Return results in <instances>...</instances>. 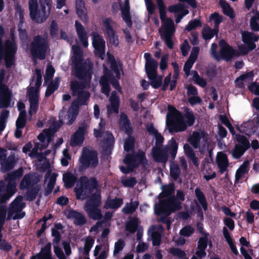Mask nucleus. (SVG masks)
Here are the masks:
<instances>
[{"mask_svg": "<svg viewBox=\"0 0 259 259\" xmlns=\"http://www.w3.org/2000/svg\"><path fill=\"white\" fill-rule=\"evenodd\" d=\"M72 49L73 55L70 64L71 66L72 73L79 79H84V82L81 84L77 81H72L71 84V89L72 95L77 97L79 103L83 105L86 103L90 96L89 92L85 91L84 89L89 85L91 78V70L92 65L89 60H84L82 52L79 47L74 45Z\"/></svg>", "mask_w": 259, "mask_h": 259, "instance_id": "1", "label": "nucleus"}, {"mask_svg": "<svg viewBox=\"0 0 259 259\" xmlns=\"http://www.w3.org/2000/svg\"><path fill=\"white\" fill-rule=\"evenodd\" d=\"M97 181L95 178L89 180L87 177H83L81 178L80 184H77L75 187L77 198L82 200L89 197L91 192L96 190L91 198L87 201L83 207L89 217L95 220L102 218L101 211L98 208L101 204V196L99 191L97 190Z\"/></svg>", "mask_w": 259, "mask_h": 259, "instance_id": "2", "label": "nucleus"}, {"mask_svg": "<svg viewBox=\"0 0 259 259\" xmlns=\"http://www.w3.org/2000/svg\"><path fill=\"white\" fill-rule=\"evenodd\" d=\"M168 112L166 115V123L172 126L176 132H182L186 130L188 126L193 125L195 117L191 111L187 110L183 117L172 106H168Z\"/></svg>", "mask_w": 259, "mask_h": 259, "instance_id": "3", "label": "nucleus"}, {"mask_svg": "<svg viewBox=\"0 0 259 259\" xmlns=\"http://www.w3.org/2000/svg\"><path fill=\"white\" fill-rule=\"evenodd\" d=\"M158 7L160 18L161 21V26L159 28L161 37L169 49L173 47V42L171 37L175 32L174 22L170 18L166 17L165 6L163 0H156Z\"/></svg>", "mask_w": 259, "mask_h": 259, "instance_id": "4", "label": "nucleus"}, {"mask_svg": "<svg viewBox=\"0 0 259 259\" xmlns=\"http://www.w3.org/2000/svg\"><path fill=\"white\" fill-rule=\"evenodd\" d=\"M64 113L63 112H61L59 114V120L61 123H55L53 125L52 128L45 129L43 130L42 132L38 136L37 138L40 143H36L35 144L32 150L29 153L30 156L32 157H35L38 153V150L41 151L48 146L49 143H50L53 139L54 133L62 124L64 120Z\"/></svg>", "mask_w": 259, "mask_h": 259, "instance_id": "5", "label": "nucleus"}, {"mask_svg": "<svg viewBox=\"0 0 259 259\" xmlns=\"http://www.w3.org/2000/svg\"><path fill=\"white\" fill-rule=\"evenodd\" d=\"M40 10L38 11L37 0H29L28 6L31 19L37 23H42L50 14L52 0H39Z\"/></svg>", "mask_w": 259, "mask_h": 259, "instance_id": "6", "label": "nucleus"}, {"mask_svg": "<svg viewBox=\"0 0 259 259\" xmlns=\"http://www.w3.org/2000/svg\"><path fill=\"white\" fill-rule=\"evenodd\" d=\"M184 199V193L181 191H178L176 198L168 197L164 200L161 201L159 204H155V212L158 215L162 213L169 215L175 210L180 208L181 203Z\"/></svg>", "mask_w": 259, "mask_h": 259, "instance_id": "7", "label": "nucleus"}, {"mask_svg": "<svg viewBox=\"0 0 259 259\" xmlns=\"http://www.w3.org/2000/svg\"><path fill=\"white\" fill-rule=\"evenodd\" d=\"M41 84V71L35 70V75L33 77L30 87L28 89V96L30 102L29 114L32 115L36 112L38 107V91Z\"/></svg>", "mask_w": 259, "mask_h": 259, "instance_id": "8", "label": "nucleus"}, {"mask_svg": "<svg viewBox=\"0 0 259 259\" xmlns=\"http://www.w3.org/2000/svg\"><path fill=\"white\" fill-rule=\"evenodd\" d=\"M48 49V37L47 34L33 37L29 50L34 59H44Z\"/></svg>", "mask_w": 259, "mask_h": 259, "instance_id": "9", "label": "nucleus"}, {"mask_svg": "<svg viewBox=\"0 0 259 259\" xmlns=\"http://www.w3.org/2000/svg\"><path fill=\"white\" fill-rule=\"evenodd\" d=\"M4 34V28L2 26H0V60L4 58L6 67L9 68L14 63V56L16 52L17 48L14 40L11 41L8 40L6 41L4 49H3L2 38Z\"/></svg>", "mask_w": 259, "mask_h": 259, "instance_id": "10", "label": "nucleus"}, {"mask_svg": "<svg viewBox=\"0 0 259 259\" xmlns=\"http://www.w3.org/2000/svg\"><path fill=\"white\" fill-rule=\"evenodd\" d=\"M25 207V203L23 201V197L21 196H17L9 205L7 220H17L23 218L25 215V212L23 211Z\"/></svg>", "mask_w": 259, "mask_h": 259, "instance_id": "11", "label": "nucleus"}, {"mask_svg": "<svg viewBox=\"0 0 259 259\" xmlns=\"http://www.w3.org/2000/svg\"><path fill=\"white\" fill-rule=\"evenodd\" d=\"M124 163L126 165L127 168L124 166H120V170L124 174L132 171L139 163H143L146 162L145 154L143 152H139L137 154H128L123 160Z\"/></svg>", "mask_w": 259, "mask_h": 259, "instance_id": "12", "label": "nucleus"}, {"mask_svg": "<svg viewBox=\"0 0 259 259\" xmlns=\"http://www.w3.org/2000/svg\"><path fill=\"white\" fill-rule=\"evenodd\" d=\"M79 161L82 169L89 167H95L98 164L97 153L91 148L84 147Z\"/></svg>", "mask_w": 259, "mask_h": 259, "instance_id": "13", "label": "nucleus"}, {"mask_svg": "<svg viewBox=\"0 0 259 259\" xmlns=\"http://www.w3.org/2000/svg\"><path fill=\"white\" fill-rule=\"evenodd\" d=\"M88 122L81 123L75 132L71 137L70 144L72 147L80 146L84 140V136L88 132L89 128Z\"/></svg>", "mask_w": 259, "mask_h": 259, "instance_id": "14", "label": "nucleus"}, {"mask_svg": "<svg viewBox=\"0 0 259 259\" xmlns=\"http://www.w3.org/2000/svg\"><path fill=\"white\" fill-rule=\"evenodd\" d=\"M5 70L0 71V108H7L10 104L11 93L8 87L3 83L5 76Z\"/></svg>", "mask_w": 259, "mask_h": 259, "instance_id": "15", "label": "nucleus"}, {"mask_svg": "<svg viewBox=\"0 0 259 259\" xmlns=\"http://www.w3.org/2000/svg\"><path fill=\"white\" fill-rule=\"evenodd\" d=\"M92 44L96 53L103 59L105 55V41L98 33L94 32L92 34Z\"/></svg>", "mask_w": 259, "mask_h": 259, "instance_id": "16", "label": "nucleus"}, {"mask_svg": "<svg viewBox=\"0 0 259 259\" xmlns=\"http://www.w3.org/2000/svg\"><path fill=\"white\" fill-rule=\"evenodd\" d=\"M144 58L146 60L145 69L148 77L153 78L157 73V63L148 53L144 54Z\"/></svg>", "mask_w": 259, "mask_h": 259, "instance_id": "17", "label": "nucleus"}, {"mask_svg": "<svg viewBox=\"0 0 259 259\" xmlns=\"http://www.w3.org/2000/svg\"><path fill=\"white\" fill-rule=\"evenodd\" d=\"M208 235L205 234L204 237H200L197 244L196 254L200 258L204 257L206 255L205 249L207 245L211 246L212 242L211 239H208Z\"/></svg>", "mask_w": 259, "mask_h": 259, "instance_id": "18", "label": "nucleus"}, {"mask_svg": "<svg viewBox=\"0 0 259 259\" xmlns=\"http://www.w3.org/2000/svg\"><path fill=\"white\" fill-rule=\"evenodd\" d=\"M243 41L247 45L249 50H254L256 48L254 44L259 39V35L252 32L243 31L241 33Z\"/></svg>", "mask_w": 259, "mask_h": 259, "instance_id": "19", "label": "nucleus"}, {"mask_svg": "<svg viewBox=\"0 0 259 259\" xmlns=\"http://www.w3.org/2000/svg\"><path fill=\"white\" fill-rule=\"evenodd\" d=\"M154 159L157 162L165 163L168 157V149L166 148L154 147L152 149Z\"/></svg>", "mask_w": 259, "mask_h": 259, "instance_id": "20", "label": "nucleus"}, {"mask_svg": "<svg viewBox=\"0 0 259 259\" xmlns=\"http://www.w3.org/2000/svg\"><path fill=\"white\" fill-rule=\"evenodd\" d=\"M105 126V122L102 119H101L100 122L99 123V129L94 130V135L96 137H103L105 142L108 144H112L114 142V137L112 135L108 132H102L103 129Z\"/></svg>", "mask_w": 259, "mask_h": 259, "instance_id": "21", "label": "nucleus"}, {"mask_svg": "<svg viewBox=\"0 0 259 259\" xmlns=\"http://www.w3.org/2000/svg\"><path fill=\"white\" fill-rule=\"evenodd\" d=\"M207 137L203 132H194L189 137L188 141L195 149L198 148L201 142L206 143Z\"/></svg>", "mask_w": 259, "mask_h": 259, "instance_id": "22", "label": "nucleus"}, {"mask_svg": "<svg viewBox=\"0 0 259 259\" xmlns=\"http://www.w3.org/2000/svg\"><path fill=\"white\" fill-rule=\"evenodd\" d=\"M199 49L197 47H193L191 51V54L188 58V59L186 62L184 67V71L187 76L190 75V71L191 68H192L193 64L195 62L198 54L199 53Z\"/></svg>", "mask_w": 259, "mask_h": 259, "instance_id": "23", "label": "nucleus"}, {"mask_svg": "<svg viewBox=\"0 0 259 259\" xmlns=\"http://www.w3.org/2000/svg\"><path fill=\"white\" fill-rule=\"evenodd\" d=\"M67 218L72 220L74 224L77 226H82L87 223V218L84 214L75 210H69Z\"/></svg>", "mask_w": 259, "mask_h": 259, "instance_id": "24", "label": "nucleus"}, {"mask_svg": "<svg viewBox=\"0 0 259 259\" xmlns=\"http://www.w3.org/2000/svg\"><path fill=\"white\" fill-rule=\"evenodd\" d=\"M6 215V211L4 209H0V249L9 251L12 248V246L5 240H2V234L1 232L3 229V225Z\"/></svg>", "mask_w": 259, "mask_h": 259, "instance_id": "25", "label": "nucleus"}, {"mask_svg": "<svg viewBox=\"0 0 259 259\" xmlns=\"http://www.w3.org/2000/svg\"><path fill=\"white\" fill-rule=\"evenodd\" d=\"M219 45L221 48L220 53V59L223 58L226 60L231 59L234 53L232 48L223 40L220 41Z\"/></svg>", "mask_w": 259, "mask_h": 259, "instance_id": "26", "label": "nucleus"}, {"mask_svg": "<svg viewBox=\"0 0 259 259\" xmlns=\"http://www.w3.org/2000/svg\"><path fill=\"white\" fill-rule=\"evenodd\" d=\"M76 11L80 19L83 22L87 23L89 19L83 0H76Z\"/></svg>", "mask_w": 259, "mask_h": 259, "instance_id": "27", "label": "nucleus"}, {"mask_svg": "<svg viewBox=\"0 0 259 259\" xmlns=\"http://www.w3.org/2000/svg\"><path fill=\"white\" fill-rule=\"evenodd\" d=\"M253 76L254 73L252 71L242 74L236 79L235 85L240 88H244L246 83L252 80Z\"/></svg>", "mask_w": 259, "mask_h": 259, "instance_id": "28", "label": "nucleus"}, {"mask_svg": "<svg viewBox=\"0 0 259 259\" xmlns=\"http://www.w3.org/2000/svg\"><path fill=\"white\" fill-rule=\"evenodd\" d=\"M216 161L220 171L223 173L226 171L229 165V160L227 155L222 152L217 153Z\"/></svg>", "mask_w": 259, "mask_h": 259, "instance_id": "29", "label": "nucleus"}, {"mask_svg": "<svg viewBox=\"0 0 259 259\" xmlns=\"http://www.w3.org/2000/svg\"><path fill=\"white\" fill-rule=\"evenodd\" d=\"M110 105L107 106L108 114L117 113L118 112L119 99L115 92H112L109 98Z\"/></svg>", "mask_w": 259, "mask_h": 259, "instance_id": "30", "label": "nucleus"}, {"mask_svg": "<svg viewBox=\"0 0 259 259\" xmlns=\"http://www.w3.org/2000/svg\"><path fill=\"white\" fill-rule=\"evenodd\" d=\"M75 28L79 40L83 46L87 47L88 46V37L86 31L83 26L78 21H75Z\"/></svg>", "mask_w": 259, "mask_h": 259, "instance_id": "31", "label": "nucleus"}, {"mask_svg": "<svg viewBox=\"0 0 259 259\" xmlns=\"http://www.w3.org/2000/svg\"><path fill=\"white\" fill-rule=\"evenodd\" d=\"M161 227L160 226L157 228L155 226H151L149 230L148 233L150 234L152 238L153 245H159L161 241Z\"/></svg>", "mask_w": 259, "mask_h": 259, "instance_id": "32", "label": "nucleus"}, {"mask_svg": "<svg viewBox=\"0 0 259 259\" xmlns=\"http://www.w3.org/2000/svg\"><path fill=\"white\" fill-rule=\"evenodd\" d=\"M57 175L55 173L47 172L46 175V181L48 183L46 189V195H49L52 191L56 180Z\"/></svg>", "mask_w": 259, "mask_h": 259, "instance_id": "33", "label": "nucleus"}, {"mask_svg": "<svg viewBox=\"0 0 259 259\" xmlns=\"http://www.w3.org/2000/svg\"><path fill=\"white\" fill-rule=\"evenodd\" d=\"M250 162L248 160L244 161L236 170L235 174V180L239 181L244 176L247 174L249 169Z\"/></svg>", "mask_w": 259, "mask_h": 259, "instance_id": "34", "label": "nucleus"}, {"mask_svg": "<svg viewBox=\"0 0 259 259\" xmlns=\"http://www.w3.org/2000/svg\"><path fill=\"white\" fill-rule=\"evenodd\" d=\"M51 248V243L47 244L39 253L32 256L31 259H52Z\"/></svg>", "mask_w": 259, "mask_h": 259, "instance_id": "35", "label": "nucleus"}, {"mask_svg": "<svg viewBox=\"0 0 259 259\" xmlns=\"http://www.w3.org/2000/svg\"><path fill=\"white\" fill-rule=\"evenodd\" d=\"M110 79L109 71H105L104 75L101 78L100 83L102 86V92L103 94L108 96L110 93V87L108 84V81Z\"/></svg>", "mask_w": 259, "mask_h": 259, "instance_id": "36", "label": "nucleus"}, {"mask_svg": "<svg viewBox=\"0 0 259 259\" xmlns=\"http://www.w3.org/2000/svg\"><path fill=\"white\" fill-rule=\"evenodd\" d=\"M84 246L81 250L83 257L89 256V253L94 243V239L91 236H88L83 239Z\"/></svg>", "mask_w": 259, "mask_h": 259, "instance_id": "37", "label": "nucleus"}, {"mask_svg": "<svg viewBox=\"0 0 259 259\" xmlns=\"http://www.w3.org/2000/svg\"><path fill=\"white\" fill-rule=\"evenodd\" d=\"M184 149L187 157L192 161L194 165L198 166L199 165L198 158L190 146L188 144H185L184 146Z\"/></svg>", "mask_w": 259, "mask_h": 259, "instance_id": "38", "label": "nucleus"}, {"mask_svg": "<svg viewBox=\"0 0 259 259\" xmlns=\"http://www.w3.org/2000/svg\"><path fill=\"white\" fill-rule=\"evenodd\" d=\"M18 160V158L14 154L11 155L8 159V161L2 163V170L3 172H6L12 169L14 166V163Z\"/></svg>", "mask_w": 259, "mask_h": 259, "instance_id": "39", "label": "nucleus"}, {"mask_svg": "<svg viewBox=\"0 0 259 259\" xmlns=\"http://www.w3.org/2000/svg\"><path fill=\"white\" fill-rule=\"evenodd\" d=\"M119 124L121 128L128 135L131 133V127L130 126V120L127 116L124 113H121L120 115Z\"/></svg>", "mask_w": 259, "mask_h": 259, "instance_id": "40", "label": "nucleus"}, {"mask_svg": "<svg viewBox=\"0 0 259 259\" xmlns=\"http://www.w3.org/2000/svg\"><path fill=\"white\" fill-rule=\"evenodd\" d=\"M247 150V149L242 147L239 144H236L230 153L233 158L237 159L240 158Z\"/></svg>", "mask_w": 259, "mask_h": 259, "instance_id": "41", "label": "nucleus"}, {"mask_svg": "<svg viewBox=\"0 0 259 259\" xmlns=\"http://www.w3.org/2000/svg\"><path fill=\"white\" fill-rule=\"evenodd\" d=\"M223 232L224 236L229 244L231 250L234 254H237L238 253L237 249L233 243V239H232L228 229L224 227L223 229Z\"/></svg>", "mask_w": 259, "mask_h": 259, "instance_id": "42", "label": "nucleus"}, {"mask_svg": "<svg viewBox=\"0 0 259 259\" xmlns=\"http://www.w3.org/2000/svg\"><path fill=\"white\" fill-rule=\"evenodd\" d=\"M219 4L223 9V12L225 15L230 18L234 17L233 10L226 0H220Z\"/></svg>", "mask_w": 259, "mask_h": 259, "instance_id": "43", "label": "nucleus"}, {"mask_svg": "<svg viewBox=\"0 0 259 259\" xmlns=\"http://www.w3.org/2000/svg\"><path fill=\"white\" fill-rule=\"evenodd\" d=\"M75 177L72 174L67 172L63 175V181L66 188L72 187L76 181Z\"/></svg>", "mask_w": 259, "mask_h": 259, "instance_id": "44", "label": "nucleus"}, {"mask_svg": "<svg viewBox=\"0 0 259 259\" xmlns=\"http://www.w3.org/2000/svg\"><path fill=\"white\" fill-rule=\"evenodd\" d=\"M139 222L137 218L130 220L126 224V229L131 233H134L138 228Z\"/></svg>", "mask_w": 259, "mask_h": 259, "instance_id": "45", "label": "nucleus"}, {"mask_svg": "<svg viewBox=\"0 0 259 259\" xmlns=\"http://www.w3.org/2000/svg\"><path fill=\"white\" fill-rule=\"evenodd\" d=\"M191 74L193 76V80L196 84L202 88L206 85L207 82L206 79L200 76L196 71H192Z\"/></svg>", "mask_w": 259, "mask_h": 259, "instance_id": "46", "label": "nucleus"}, {"mask_svg": "<svg viewBox=\"0 0 259 259\" xmlns=\"http://www.w3.org/2000/svg\"><path fill=\"white\" fill-rule=\"evenodd\" d=\"M123 203L122 200L121 199H114L108 200L105 206L106 209L108 208H117Z\"/></svg>", "mask_w": 259, "mask_h": 259, "instance_id": "47", "label": "nucleus"}, {"mask_svg": "<svg viewBox=\"0 0 259 259\" xmlns=\"http://www.w3.org/2000/svg\"><path fill=\"white\" fill-rule=\"evenodd\" d=\"M218 30L213 28L211 29L209 27H205L202 31V36L204 39L208 40L211 39L213 36L218 33Z\"/></svg>", "mask_w": 259, "mask_h": 259, "instance_id": "48", "label": "nucleus"}, {"mask_svg": "<svg viewBox=\"0 0 259 259\" xmlns=\"http://www.w3.org/2000/svg\"><path fill=\"white\" fill-rule=\"evenodd\" d=\"M109 59L110 61L111 67L112 70L116 74V76L117 78H120V71L121 67L120 66H118V65L115 62L114 58L112 56L108 54Z\"/></svg>", "mask_w": 259, "mask_h": 259, "instance_id": "49", "label": "nucleus"}, {"mask_svg": "<svg viewBox=\"0 0 259 259\" xmlns=\"http://www.w3.org/2000/svg\"><path fill=\"white\" fill-rule=\"evenodd\" d=\"M168 149V151L169 152L173 158H174L176 155L177 150L178 148V145L174 139H171L168 144L167 147H166Z\"/></svg>", "mask_w": 259, "mask_h": 259, "instance_id": "50", "label": "nucleus"}, {"mask_svg": "<svg viewBox=\"0 0 259 259\" xmlns=\"http://www.w3.org/2000/svg\"><path fill=\"white\" fill-rule=\"evenodd\" d=\"M204 178L206 181H209L214 178L216 176L215 172L208 165L204 166L203 170Z\"/></svg>", "mask_w": 259, "mask_h": 259, "instance_id": "51", "label": "nucleus"}, {"mask_svg": "<svg viewBox=\"0 0 259 259\" xmlns=\"http://www.w3.org/2000/svg\"><path fill=\"white\" fill-rule=\"evenodd\" d=\"M9 111L3 110L0 114V134L5 127L6 121L9 117Z\"/></svg>", "mask_w": 259, "mask_h": 259, "instance_id": "52", "label": "nucleus"}, {"mask_svg": "<svg viewBox=\"0 0 259 259\" xmlns=\"http://www.w3.org/2000/svg\"><path fill=\"white\" fill-rule=\"evenodd\" d=\"M125 246V242L122 239H119L115 243L113 255L118 257V254L123 250Z\"/></svg>", "mask_w": 259, "mask_h": 259, "instance_id": "53", "label": "nucleus"}, {"mask_svg": "<svg viewBox=\"0 0 259 259\" xmlns=\"http://www.w3.org/2000/svg\"><path fill=\"white\" fill-rule=\"evenodd\" d=\"M139 203L137 201L127 203L122 208V211L125 214L132 213L135 211Z\"/></svg>", "mask_w": 259, "mask_h": 259, "instance_id": "54", "label": "nucleus"}, {"mask_svg": "<svg viewBox=\"0 0 259 259\" xmlns=\"http://www.w3.org/2000/svg\"><path fill=\"white\" fill-rule=\"evenodd\" d=\"M209 19L214 24V29L218 30L219 25L223 21V17L217 13H214L210 16Z\"/></svg>", "mask_w": 259, "mask_h": 259, "instance_id": "55", "label": "nucleus"}, {"mask_svg": "<svg viewBox=\"0 0 259 259\" xmlns=\"http://www.w3.org/2000/svg\"><path fill=\"white\" fill-rule=\"evenodd\" d=\"M235 139L239 143L240 146L242 147L247 149L250 147V143L245 136L240 135H235Z\"/></svg>", "mask_w": 259, "mask_h": 259, "instance_id": "56", "label": "nucleus"}, {"mask_svg": "<svg viewBox=\"0 0 259 259\" xmlns=\"http://www.w3.org/2000/svg\"><path fill=\"white\" fill-rule=\"evenodd\" d=\"M195 192L196 196L202 207L204 210H206L207 208V203L206 202L203 193L199 188H196L195 190Z\"/></svg>", "mask_w": 259, "mask_h": 259, "instance_id": "57", "label": "nucleus"}, {"mask_svg": "<svg viewBox=\"0 0 259 259\" xmlns=\"http://www.w3.org/2000/svg\"><path fill=\"white\" fill-rule=\"evenodd\" d=\"M169 252L180 259H188L185 252L180 249L171 248L169 249Z\"/></svg>", "mask_w": 259, "mask_h": 259, "instance_id": "58", "label": "nucleus"}, {"mask_svg": "<svg viewBox=\"0 0 259 259\" xmlns=\"http://www.w3.org/2000/svg\"><path fill=\"white\" fill-rule=\"evenodd\" d=\"M26 122V112L25 111H21L19 117L16 121V126L18 127L23 128Z\"/></svg>", "mask_w": 259, "mask_h": 259, "instance_id": "59", "label": "nucleus"}, {"mask_svg": "<svg viewBox=\"0 0 259 259\" xmlns=\"http://www.w3.org/2000/svg\"><path fill=\"white\" fill-rule=\"evenodd\" d=\"M180 174L179 166L176 164H172L170 165V176L175 180H177Z\"/></svg>", "mask_w": 259, "mask_h": 259, "instance_id": "60", "label": "nucleus"}, {"mask_svg": "<svg viewBox=\"0 0 259 259\" xmlns=\"http://www.w3.org/2000/svg\"><path fill=\"white\" fill-rule=\"evenodd\" d=\"M168 10L170 13H182L184 9L183 5L182 4H178L169 6L168 8Z\"/></svg>", "mask_w": 259, "mask_h": 259, "instance_id": "61", "label": "nucleus"}, {"mask_svg": "<svg viewBox=\"0 0 259 259\" xmlns=\"http://www.w3.org/2000/svg\"><path fill=\"white\" fill-rule=\"evenodd\" d=\"M109 42L114 46L118 44V38L114 30H110V32L107 33Z\"/></svg>", "mask_w": 259, "mask_h": 259, "instance_id": "62", "label": "nucleus"}, {"mask_svg": "<svg viewBox=\"0 0 259 259\" xmlns=\"http://www.w3.org/2000/svg\"><path fill=\"white\" fill-rule=\"evenodd\" d=\"M149 78L151 80V84L153 88H157L161 85L162 77L161 76H157V73L154 77Z\"/></svg>", "mask_w": 259, "mask_h": 259, "instance_id": "63", "label": "nucleus"}, {"mask_svg": "<svg viewBox=\"0 0 259 259\" xmlns=\"http://www.w3.org/2000/svg\"><path fill=\"white\" fill-rule=\"evenodd\" d=\"M134 138L132 137L129 136L128 138L126 140L124 143V150L127 152L130 151L131 150L132 151V149L134 146Z\"/></svg>", "mask_w": 259, "mask_h": 259, "instance_id": "64", "label": "nucleus"}]
</instances>
